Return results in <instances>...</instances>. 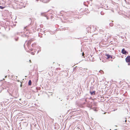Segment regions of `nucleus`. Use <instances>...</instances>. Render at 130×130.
Here are the masks:
<instances>
[{
    "label": "nucleus",
    "instance_id": "1",
    "mask_svg": "<svg viewBox=\"0 0 130 130\" xmlns=\"http://www.w3.org/2000/svg\"><path fill=\"white\" fill-rule=\"evenodd\" d=\"M33 40L34 39H31L28 41H26L24 45V47H25V45H26L28 47L30 45L31 42H32Z\"/></svg>",
    "mask_w": 130,
    "mask_h": 130
},
{
    "label": "nucleus",
    "instance_id": "2",
    "mask_svg": "<svg viewBox=\"0 0 130 130\" xmlns=\"http://www.w3.org/2000/svg\"><path fill=\"white\" fill-rule=\"evenodd\" d=\"M85 70L83 69H79V72L80 73V74L81 75H83V76L84 75L86 71H85L86 72H85Z\"/></svg>",
    "mask_w": 130,
    "mask_h": 130
},
{
    "label": "nucleus",
    "instance_id": "3",
    "mask_svg": "<svg viewBox=\"0 0 130 130\" xmlns=\"http://www.w3.org/2000/svg\"><path fill=\"white\" fill-rule=\"evenodd\" d=\"M125 60L127 62H130V56H127L125 58Z\"/></svg>",
    "mask_w": 130,
    "mask_h": 130
},
{
    "label": "nucleus",
    "instance_id": "4",
    "mask_svg": "<svg viewBox=\"0 0 130 130\" xmlns=\"http://www.w3.org/2000/svg\"><path fill=\"white\" fill-rule=\"evenodd\" d=\"M121 52L123 54H126L127 52L125 50L124 48H123Z\"/></svg>",
    "mask_w": 130,
    "mask_h": 130
},
{
    "label": "nucleus",
    "instance_id": "5",
    "mask_svg": "<svg viewBox=\"0 0 130 130\" xmlns=\"http://www.w3.org/2000/svg\"><path fill=\"white\" fill-rule=\"evenodd\" d=\"M90 93L92 95H94L95 94V91H94L93 92L90 91Z\"/></svg>",
    "mask_w": 130,
    "mask_h": 130
},
{
    "label": "nucleus",
    "instance_id": "6",
    "mask_svg": "<svg viewBox=\"0 0 130 130\" xmlns=\"http://www.w3.org/2000/svg\"><path fill=\"white\" fill-rule=\"evenodd\" d=\"M105 55L107 57L106 58L107 59H108L110 57V55H109L108 54H105Z\"/></svg>",
    "mask_w": 130,
    "mask_h": 130
},
{
    "label": "nucleus",
    "instance_id": "7",
    "mask_svg": "<svg viewBox=\"0 0 130 130\" xmlns=\"http://www.w3.org/2000/svg\"><path fill=\"white\" fill-rule=\"evenodd\" d=\"M36 44L35 43H34L31 45L32 47H35L36 46Z\"/></svg>",
    "mask_w": 130,
    "mask_h": 130
},
{
    "label": "nucleus",
    "instance_id": "8",
    "mask_svg": "<svg viewBox=\"0 0 130 130\" xmlns=\"http://www.w3.org/2000/svg\"><path fill=\"white\" fill-rule=\"evenodd\" d=\"M31 80H29L28 82V85L30 86L31 85Z\"/></svg>",
    "mask_w": 130,
    "mask_h": 130
},
{
    "label": "nucleus",
    "instance_id": "9",
    "mask_svg": "<svg viewBox=\"0 0 130 130\" xmlns=\"http://www.w3.org/2000/svg\"><path fill=\"white\" fill-rule=\"evenodd\" d=\"M38 51L37 53H38L40 51H41V47H38Z\"/></svg>",
    "mask_w": 130,
    "mask_h": 130
},
{
    "label": "nucleus",
    "instance_id": "10",
    "mask_svg": "<svg viewBox=\"0 0 130 130\" xmlns=\"http://www.w3.org/2000/svg\"><path fill=\"white\" fill-rule=\"evenodd\" d=\"M41 15L42 16H45V14L44 13H41Z\"/></svg>",
    "mask_w": 130,
    "mask_h": 130
},
{
    "label": "nucleus",
    "instance_id": "11",
    "mask_svg": "<svg viewBox=\"0 0 130 130\" xmlns=\"http://www.w3.org/2000/svg\"><path fill=\"white\" fill-rule=\"evenodd\" d=\"M5 8V7H3L2 6H0V9H3Z\"/></svg>",
    "mask_w": 130,
    "mask_h": 130
},
{
    "label": "nucleus",
    "instance_id": "12",
    "mask_svg": "<svg viewBox=\"0 0 130 130\" xmlns=\"http://www.w3.org/2000/svg\"><path fill=\"white\" fill-rule=\"evenodd\" d=\"M30 25V24L29 25H28V26H26L25 27H24V29H26V28H27L29 26V25Z\"/></svg>",
    "mask_w": 130,
    "mask_h": 130
},
{
    "label": "nucleus",
    "instance_id": "13",
    "mask_svg": "<svg viewBox=\"0 0 130 130\" xmlns=\"http://www.w3.org/2000/svg\"><path fill=\"white\" fill-rule=\"evenodd\" d=\"M3 88H2V87H0V93L1 92V91H2Z\"/></svg>",
    "mask_w": 130,
    "mask_h": 130
},
{
    "label": "nucleus",
    "instance_id": "14",
    "mask_svg": "<svg viewBox=\"0 0 130 130\" xmlns=\"http://www.w3.org/2000/svg\"><path fill=\"white\" fill-rule=\"evenodd\" d=\"M31 54L32 55H34L35 54V53L33 52H31Z\"/></svg>",
    "mask_w": 130,
    "mask_h": 130
},
{
    "label": "nucleus",
    "instance_id": "15",
    "mask_svg": "<svg viewBox=\"0 0 130 130\" xmlns=\"http://www.w3.org/2000/svg\"><path fill=\"white\" fill-rule=\"evenodd\" d=\"M18 38H15V40L16 41H17L18 40Z\"/></svg>",
    "mask_w": 130,
    "mask_h": 130
},
{
    "label": "nucleus",
    "instance_id": "16",
    "mask_svg": "<svg viewBox=\"0 0 130 130\" xmlns=\"http://www.w3.org/2000/svg\"><path fill=\"white\" fill-rule=\"evenodd\" d=\"M84 55V52H83V53H82V55H83V56Z\"/></svg>",
    "mask_w": 130,
    "mask_h": 130
},
{
    "label": "nucleus",
    "instance_id": "17",
    "mask_svg": "<svg viewBox=\"0 0 130 130\" xmlns=\"http://www.w3.org/2000/svg\"><path fill=\"white\" fill-rule=\"evenodd\" d=\"M23 37H25L26 36V35H23Z\"/></svg>",
    "mask_w": 130,
    "mask_h": 130
},
{
    "label": "nucleus",
    "instance_id": "18",
    "mask_svg": "<svg viewBox=\"0 0 130 130\" xmlns=\"http://www.w3.org/2000/svg\"><path fill=\"white\" fill-rule=\"evenodd\" d=\"M22 84H21V85H20V87H22Z\"/></svg>",
    "mask_w": 130,
    "mask_h": 130
},
{
    "label": "nucleus",
    "instance_id": "19",
    "mask_svg": "<svg viewBox=\"0 0 130 130\" xmlns=\"http://www.w3.org/2000/svg\"><path fill=\"white\" fill-rule=\"evenodd\" d=\"M110 57H111L112 58V56H110Z\"/></svg>",
    "mask_w": 130,
    "mask_h": 130
},
{
    "label": "nucleus",
    "instance_id": "20",
    "mask_svg": "<svg viewBox=\"0 0 130 130\" xmlns=\"http://www.w3.org/2000/svg\"><path fill=\"white\" fill-rule=\"evenodd\" d=\"M29 61H30V62H31V60H29Z\"/></svg>",
    "mask_w": 130,
    "mask_h": 130
},
{
    "label": "nucleus",
    "instance_id": "21",
    "mask_svg": "<svg viewBox=\"0 0 130 130\" xmlns=\"http://www.w3.org/2000/svg\"><path fill=\"white\" fill-rule=\"evenodd\" d=\"M125 122H126V120H125Z\"/></svg>",
    "mask_w": 130,
    "mask_h": 130
},
{
    "label": "nucleus",
    "instance_id": "22",
    "mask_svg": "<svg viewBox=\"0 0 130 130\" xmlns=\"http://www.w3.org/2000/svg\"><path fill=\"white\" fill-rule=\"evenodd\" d=\"M39 35H40V34H39V35H38L39 36H40Z\"/></svg>",
    "mask_w": 130,
    "mask_h": 130
},
{
    "label": "nucleus",
    "instance_id": "23",
    "mask_svg": "<svg viewBox=\"0 0 130 130\" xmlns=\"http://www.w3.org/2000/svg\"><path fill=\"white\" fill-rule=\"evenodd\" d=\"M7 77V76H5V77Z\"/></svg>",
    "mask_w": 130,
    "mask_h": 130
},
{
    "label": "nucleus",
    "instance_id": "24",
    "mask_svg": "<svg viewBox=\"0 0 130 130\" xmlns=\"http://www.w3.org/2000/svg\"><path fill=\"white\" fill-rule=\"evenodd\" d=\"M65 128V125L64 126V128Z\"/></svg>",
    "mask_w": 130,
    "mask_h": 130
}]
</instances>
